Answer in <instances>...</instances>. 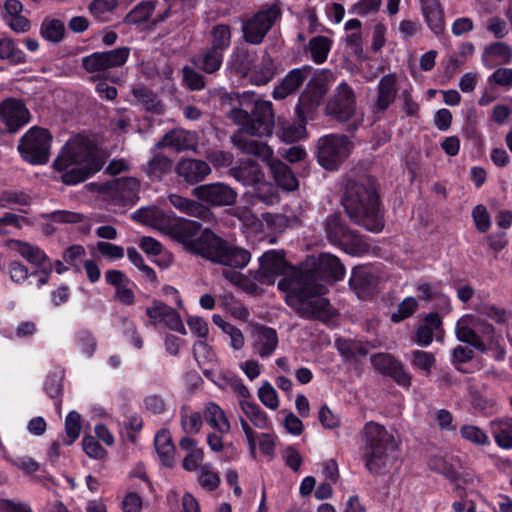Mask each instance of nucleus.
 I'll return each mask as SVG.
<instances>
[{
	"label": "nucleus",
	"instance_id": "1",
	"mask_svg": "<svg viewBox=\"0 0 512 512\" xmlns=\"http://www.w3.org/2000/svg\"><path fill=\"white\" fill-rule=\"evenodd\" d=\"M345 273V266L336 255L322 252L306 268L294 269L280 279L277 287L286 293V304L300 317L327 321L332 314L329 300L322 298L328 290L325 284L343 280Z\"/></svg>",
	"mask_w": 512,
	"mask_h": 512
},
{
	"label": "nucleus",
	"instance_id": "2",
	"mask_svg": "<svg viewBox=\"0 0 512 512\" xmlns=\"http://www.w3.org/2000/svg\"><path fill=\"white\" fill-rule=\"evenodd\" d=\"M104 164L97 146L87 137L76 135L64 144L52 166L63 184L73 186L93 177Z\"/></svg>",
	"mask_w": 512,
	"mask_h": 512
},
{
	"label": "nucleus",
	"instance_id": "3",
	"mask_svg": "<svg viewBox=\"0 0 512 512\" xmlns=\"http://www.w3.org/2000/svg\"><path fill=\"white\" fill-rule=\"evenodd\" d=\"M342 206L356 224L379 233L384 228V214L375 181L371 177L349 179L342 197Z\"/></svg>",
	"mask_w": 512,
	"mask_h": 512
},
{
	"label": "nucleus",
	"instance_id": "4",
	"mask_svg": "<svg viewBox=\"0 0 512 512\" xmlns=\"http://www.w3.org/2000/svg\"><path fill=\"white\" fill-rule=\"evenodd\" d=\"M398 449L393 436L383 425L369 421L363 428V445L360 448L364 467L372 475H382L391 455Z\"/></svg>",
	"mask_w": 512,
	"mask_h": 512
},
{
	"label": "nucleus",
	"instance_id": "5",
	"mask_svg": "<svg viewBox=\"0 0 512 512\" xmlns=\"http://www.w3.org/2000/svg\"><path fill=\"white\" fill-rule=\"evenodd\" d=\"M324 231L326 239L331 245L351 256L366 255L371 249L366 237L357 230L351 229L340 213L327 216Z\"/></svg>",
	"mask_w": 512,
	"mask_h": 512
},
{
	"label": "nucleus",
	"instance_id": "6",
	"mask_svg": "<svg viewBox=\"0 0 512 512\" xmlns=\"http://www.w3.org/2000/svg\"><path fill=\"white\" fill-rule=\"evenodd\" d=\"M230 119L241 126L240 130L256 137L271 136L275 128L273 104L270 101H256L251 111L233 107L229 113Z\"/></svg>",
	"mask_w": 512,
	"mask_h": 512
},
{
	"label": "nucleus",
	"instance_id": "7",
	"mask_svg": "<svg viewBox=\"0 0 512 512\" xmlns=\"http://www.w3.org/2000/svg\"><path fill=\"white\" fill-rule=\"evenodd\" d=\"M165 232L187 251L201 257L208 247L205 243L209 241H206L205 237L210 238L209 236L214 234L210 228L202 229L200 222L185 218L170 221L165 227Z\"/></svg>",
	"mask_w": 512,
	"mask_h": 512
},
{
	"label": "nucleus",
	"instance_id": "8",
	"mask_svg": "<svg viewBox=\"0 0 512 512\" xmlns=\"http://www.w3.org/2000/svg\"><path fill=\"white\" fill-rule=\"evenodd\" d=\"M279 1L265 5L250 16L242 17L241 32L243 40L250 45H260L275 23L281 18Z\"/></svg>",
	"mask_w": 512,
	"mask_h": 512
},
{
	"label": "nucleus",
	"instance_id": "9",
	"mask_svg": "<svg viewBox=\"0 0 512 512\" xmlns=\"http://www.w3.org/2000/svg\"><path fill=\"white\" fill-rule=\"evenodd\" d=\"M352 148L353 143L348 136L327 134L317 140L315 157L325 170L334 171L349 157Z\"/></svg>",
	"mask_w": 512,
	"mask_h": 512
},
{
	"label": "nucleus",
	"instance_id": "10",
	"mask_svg": "<svg viewBox=\"0 0 512 512\" xmlns=\"http://www.w3.org/2000/svg\"><path fill=\"white\" fill-rule=\"evenodd\" d=\"M52 139L47 128L33 126L20 138L17 149L25 162L44 165L49 160Z\"/></svg>",
	"mask_w": 512,
	"mask_h": 512
},
{
	"label": "nucleus",
	"instance_id": "11",
	"mask_svg": "<svg viewBox=\"0 0 512 512\" xmlns=\"http://www.w3.org/2000/svg\"><path fill=\"white\" fill-rule=\"evenodd\" d=\"M210 237H205V240L210 242L207 243L208 247L203 258L231 268L242 269L248 265L251 253L247 249L230 244L216 233Z\"/></svg>",
	"mask_w": 512,
	"mask_h": 512
},
{
	"label": "nucleus",
	"instance_id": "12",
	"mask_svg": "<svg viewBox=\"0 0 512 512\" xmlns=\"http://www.w3.org/2000/svg\"><path fill=\"white\" fill-rule=\"evenodd\" d=\"M327 91V84L323 80L312 78L298 98L295 107L297 119L300 121L313 120Z\"/></svg>",
	"mask_w": 512,
	"mask_h": 512
},
{
	"label": "nucleus",
	"instance_id": "13",
	"mask_svg": "<svg viewBox=\"0 0 512 512\" xmlns=\"http://www.w3.org/2000/svg\"><path fill=\"white\" fill-rule=\"evenodd\" d=\"M140 182L134 177H121L106 181L100 185L99 192L111 197L120 206H132L138 201Z\"/></svg>",
	"mask_w": 512,
	"mask_h": 512
},
{
	"label": "nucleus",
	"instance_id": "14",
	"mask_svg": "<svg viewBox=\"0 0 512 512\" xmlns=\"http://www.w3.org/2000/svg\"><path fill=\"white\" fill-rule=\"evenodd\" d=\"M192 195L207 209L231 206L237 200L236 191L221 182L198 185L192 189Z\"/></svg>",
	"mask_w": 512,
	"mask_h": 512
},
{
	"label": "nucleus",
	"instance_id": "15",
	"mask_svg": "<svg viewBox=\"0 0 512 512\" xmlns=\"http://www.w3.org/2000/svg\"><path fill=\"white\" fill-rule=\"evenodd\" d=\"M130 55L129 47H117L112 50L94 52L82 58V67L88 73L105 72L123 66Z\"/></svg>",
	"mask_w": 512,
	"mask_h": 512
},
{
	"label": "nucleus",
	"instance_id": "16",
	"mask_svg": "<svg viewBox=\"0 0 512 512\" xmlns=\"http://www.w3.org/2000/svg\"><path fill=\"white\" fill-rule=\"evenodd\" d=\"M355 110V93L346 82H341L326 104V114L340 122H346L353 117Z\"/></svg>",
	"mask_w": 512,
	"mask_h": 512
},
{
	"label": "nucleus",
	"instance_id": "17",
	"mask_svg": "<svg viewBox=\"0 0 512 512\" xmlns=\"http://www.w3.org/2000/svg\"><path fill=\"white\" fill-rule=\"evenodd\" d=\"M348 284L359 299H372L378 293L379 277L369 266L358 265L352 269Z\"/></svg>",
	"mask_w": 512,
	"mask_h": 512
},
{
	"label": "nucleus",
	"instance_id": "18",
	"mask_svg": "<svg viewBox=\"0 0 512 512\" xmlns=\"http://www.w3.org/2000/svg\"><path fill=\"white\" fill-rule=\"evenodd\" d=\"M0 118L8 132L16 133L29 122L30 114L22 100L7 98L0 103Z\"/></svg>",
	"mask_w": 512,
	"mask_h": 512
},
{
	"label": "nucleus",
	"instance_id": "19",
	"mask_svg": "<svg viewBox=\"0 0 512 512\" xmlns=\"http://www.w3.org/2000/svg\"><path fill=\"white\" fill-rule=\"evenodd\" d=\"M312 71V67L304 65L300 68L290 70L286 76L275 86L272 97L275 100H282L296 92L305 82Z\"/></svg>",
	"mask_w": 512,
	"mask_h": 512
},
{
	"label": "nucleus",
	"instance_id": "20",
	"mask_svg": "<svg viewBox=\"0 0 512 512\" xmlns=\"http://www.w3.org/2000/svg\"><path fill=\"white\" fill-rule=\"evenodd\" d=\"M146 315L152 320L163 322L170 330L186 334L179 313L161 301L153 300L151 306L146 308Z\"/></svg>",
	"mask_w": 512,
	"mask_h": 512
},
{
	"label": "nucleus",
	"instance_id": "21",
	"mask_svg": "<svg viewBox=\"0 0 512 512\" xmlns=\"http://www.w3.org/2000/svg\"><path fill=\"white\" fill-rule=\"evenodd\" d=\"M255 136L239 129L232 137V142L243 153L254 155L267 163L273 156V150L266 143L254 139Z\"/></svg>",
	"mask_w": 512,
	"mask_h": 512
},
{
	"label": "nucleus",
	"instance_id": "22",
	"mask_svg": "<svg viewBox=\"0 0 512 512\" xmlns=\"http://www.w3.org/2000/svg\"><path fill=\"white\" fill-rule=\"evenodd\" d=\"M397 78L393 73L383 75L377 86V98L372 107L374 114L384 113L397 96Z\"/></svg>",
	"mask_w": 512,
	"mask_h": 512
},
{
	"label": "nucleus",
	"instance_id": "23",
	"mask_svg": "<svg viewBox=\"0 0 512 512\" xmlns=\"http://www.w3.org/2000/svg\"><path fill=\"white\" fill-rule=\"evenodd\" d=\"M175 171L188 184H196L210 174L211 168L204 160L184 158L177 163Z\"/></svg>",
	"mask_w": 512,
	"mask_h": 512
},
{
	"label": "nucleus",
	"instance_id": "24",
	"mask_svg": "<svg viewBox=\"0 0 512 512\" xmlns=\"http://www.w3.org/2000/svg\"><path fill=\"white\" fill-rule=\"evenodd\" d=\"M421 13L430 31L440 36L445 32L444 8L439 0H420Z\"/></svg>",
	"mask_w": 512,
	"mask_h": 512
},
{
	"label": "nucleus",
	"instance_id": "25",
	"mask_svg": "<svg viewBox=\"0 0 512 512\" xmlns=\"http://www.w3.org/2000/svg\"><path fill=\"white\" fill-rule=\"evenodd\" d=\"M266 165L278 187L286 191H293L298 188V180L286 163L272 156Z\"/></svg>",
	"mask_w": 512,
	"mask_h": 512
},
{
	"label": "nucleus",
	"instance_id": "26",
	"mask_svg": "<svg viewBox=\"0 0 512 512\" xmlns=\"http://www.w3.org/2000/svg\"><path fill=\"white\" fill-rule=\"evenodd\" d=\"M65 370L56 367L50 371L43 382V391L53 401L55 408L60 411L64 395Z\"/></svg>",
	"mask_w": 512,
	"mask_h": 512
},
{
	"label": "nucleus",
	"instance_id": "27",
	"mask_svg": "<svg viewBox=\"0 0 512 512\" xmlns=\"http://www.w3.org/2000/svg\"><path fill=\"white\" fill-rule=\"evenodd\" d=\"M233 177L245 186H257L265 178L261 165L254 160L241 161L239 166L232 168Z\"/></svg>",
	"mask_w": 512,
	"mask_h": 512
},
{
	"label": "nucleus",
	"instance_id": "28",
	"mask_svg": "<svg viewBox=\"0 0 512 512\" xmlns=\"http://www.w3.org/2000/svg\"><path fill=\"white\" fill-rule=\"evenodd\" d=\"M279 343L277 331L266 325H259L255 330L254 348L262 358L271 356Z\"/></svg>",
	"mask_w": 512,
	"mask_h": 512
},
{
	"label": "nucleus",
	"instance_id": "29",
	"mask_svg": "<svg viewBox=\"0 0 512 512\" xmlns=\"http://www.w3.org/2000/svg\"><path fill=\"white\" fill-rule=\"evenodd\" d=\"M257 61V54L248 49L237 48L231 55L229 64L231 71L243 78L249 77Z\"/></svg>",
	"mask_w": 512,
	"mask_h": 512
},
{
	"label": "nucleus",
	"instance_id": "30",
	"mask_svg": "<svg viewBox=\"0 0 512 512\" xmlns=\"http://www.w3.org/2000/svg\"><path fill=\"white\" fill-rule=\"evenodd\" d=\"M500 59L501 64H510L512 62V47L505 42H493L487 45L482 54V64L487 69L495 67L493 59Z\"/></svg>",
	"mask_w": 512,
	"mask_h": 512
},
{
	"label": "nucleus",
	"instance_id": "31",
	"mask_svg": "<svg viewBox=\"0 0 512 512\" xmlns=\"http://www.w3.org/2000/svg\"><path fill=\"white\" fill-rule=\"evenodd\" d=\"M154 446L164 467L172 468L174 465L175 446L168 429L159 430L154 438Z\"/></svg>",
	"mask_w": 512,
	"mask_h": 512
},
{
	"label": "nucleus",
	"instance_id": "32",
	"mask_svg": "<svg viewBox=\"0 0 512 512\" xmlns=\"http://www.w3.org/2000/svg\"><path fill=\"white\" fill-rule=\"evenodd\" d=\"M308 121H300L297 119V122L292 121H281L278 118L277 123L275 124V133L276 135L285 143H294L301 140L306 134V124Z\"/></svg>",
	"mask_w": 512,
	"mask_h": 512
},
{
	"label": "nucleus",
	"instance_id": "33",
	"mask_svg": "<svg viewBox=\"0 0 512 512\" xmlns=\"http://www.w3.org/2000/svg\"><path fill=\"white\" fill-rule=\"evenodd\" d=\"M277 74V66L268 54H265L258 65H254L249 75V81L252 85L262 86L269 83Z\"/></svg>",
	"mask_w": 512,
	"mask_h": 512
},
{
	"label": "nucleus",
	"instance_id": "34",
	"mask_svg": "<svg viewBox=\"0 0 512 512\" xmlns=\"http://www.w3.org/2000/svg\"><path fill=\"white\" fill-rule=\"evenodd\" d=\"M202 415L206 423L220 434H226L230 431L229 420L223 409L215 402L207 403Z\"/></svg>",
	"mask_w": 512,
	"mask_h": 512
},
{
	"label": "nucleus",
	"instance_id": "35",
	"mask_svg": "<svg viewBox=\"0 0 512 512\" xmlns=\"http://www.w3.org/2000/svg\"><path fill=\"white\" fill-rule=\"evenodd\" d=\"M335 347L346 362L355 361L357 357H365L369 353L368 343L359 340L338 338Z\"/></svg>",
	"mask_w": 512,
	"mask_h": 512
},
{
	"label": "nucleus",
	"instance_id": "36",
	"mask_svg": "<svg viewBox=\"0 0 512 512\" xmlns=\"http://www.w3.org/2000/svg\"><path fill=\"white\" fill-rule=\"evenodd\" d=\"M223 59L224 54L208 47L200 54L196 55L192 62L200 71L213 74L221 68Z\"/></svg>",
	"mask_w": 512,
	"mask_h": 512
},
{
	"label": "nucleus",
	"instance_id": "37",
	"mask_svg": "<svg viewBox=\"0 0 512 512\" xmlns=\"http://www.w3.org/2000/svg\"><path fill=\"white\" fill-rule=\"evenodd\" d=\"M146 176L151 181H161L173 170V161L162 154H155L144 167Z\"/></svg>",
	"mask_w": 512,
	"mask_h": 512
},
{
	"label": "nucleus",
	"instance_id": "38",
	"mask_svg": "<svg viewBox=\"0 0 512 512\" xmlns=\"http://www.w3.org/2000/svg\"><path fill=\"white\" fill-rule=\"evenodd\" d=\"M169 201L173 207L190 216L206 218L211 214L210 210L199 201L188 199L177 194L169 195Z\"/></svg>",
	"mask_w": 512,
	"mask_h": 512
},
{
	"label": "nucleus",
	"instance_id": "39",
	"mask_svg": "<svg viewBox=\"0 0 512 512\" xmlns=\"http://www.w3.org/2000/svg\"><path fill=\"white\" fill-rule=\"evenodd\" d=\"M332 46L333 40L331 38L318 35L309 40L307 51H309L311 60L315 64H323L326 62Z\"/></svg>",
	"mask_w": 512,
	"mask_h": 512
},
{
	"label": "nucleus",
	"instance_id": "40",
	"mask_svg": "<svg viewBox=\"0 0 512 512\" xmlns=\"http://www.w3.org/2000/svg\"><path fill=\"white\" fill-rule=\"evenodd\" d=\"M156 0L139 2L123 19L127 25H139L147 22L156 9Z\"/></svg>",
	"mask_w": 512,
	"mask_h": 512
},
{
	"label": "nucleus",
	"instance_id": "41",
	"mask_svg": "<svg viewBox=\"0 0 512 512\" xmlns=\"http://www.w3.org/2000/svg\"><path fill=\"white\" fill-rule=\"evenodd\" d=\"M455 334L460 342L469 344L476 350L484 353L488 351V347L477 331L459 320L455 327Z\"/></svg>",
	"mask_w": 512,
	"mask_h": 512
},
{
	"label": "nucleus",
	"instance_id": "42",
	"mask_svg": "<svg viewBox=\"0 0 512 512\" xmlns=\"http://www.w3.org/2000/svg\"><path fill=\"white\" fill-rule=\"evenodd\" d=\"M253 203H263L266 206H273L280 200L278 190L271 183L263 180L253 188Z\"/></svg>",
	"mask_w": 512,
	"mask_h": 512
},
{
	"label": "nucleus",
	"instance_id": "43",
	"mask_svg": "<svg viewBox=\"0 0 512 512\" xmlns=\"http://www.w3.org/2000/svg\"><path fill=\"white\" fill-rule=\"evenodd\" d=\"M18 245V253L28 262L38 267L49 264V258L46 253L38 246L31 245L20 240L16 241Z\"/></svg>",
	"mask_w": 512,
	"mask_h": 512
},
{
	"label": "nucleus",
	"instance_id": "44",
	"mask_svg": "<svg viewBox=\"0 0 512 512\" xmlns=\"http://www.w3.org/2000/svg\"><path fill=\"white\" fill-rule=\"evenodd\" d=\"M41 36L52 43H59L65 36V25L60 19H45L40 27Z\"/></svg>",
	"mask_w": 512,
	"mask_h": 512
},
{
	"label": "nucleus",
	"instance_id": "45",
	"mask_svg": "<svg viewBox=\"0 0 512 512\" xmlns=\"http://www.w3.org/2000/svg\"><path fill=\"white\" fill-rule=\"evenodd\" d=\"M240 406L243 413L249 418L255 427L259 429L268 428V415L264 410L260 408L258 404L250 401H241Z\"/></svg>",
	"mask_w": 512,
	"mask_h": 512
},
{
	"label": "nucleus",
	"instance_id": "46",
	"mask_svg": "<svg viewBox=\"0 0 512 512\" xmlns=\"http://www.w3.org/2000/svg\"><path fill=\"white\" fill-rule=\"evenodd\" d=\"M133 95L144 106L145 110L158 115L164 112L163 103L158 99L156 94L147 88L133 89Z\"/></svg>",
	"mask_w": 512,
	"mask_h": 512
},
{
	"label": "nucleus",
	"instance_id": "47",
	"mask_svg": "<svg viewBox=\"0 0 512 512\" xmlns=\"http://www.w3.org/2000/svg\"><path fill=\"white\" fill-rule=\"evenodd\" d=\"M156 147H170L177 151L186 150L189 147L188 134L184 130H170L156 144Z\"/></svg>",
	"mask_w": 512,
	"mask_h": 512
},
{
	"label": "nucleus",
	"instance_id": "48",
	"mask_svg": "<svg viewBox=\"0 0 512 512\" xmlns=\"http://www.w3.org/2000/svg\"><path fill=\"white\" fill-rule=\"evenodd\" d=\"M0 59L17 65L26 62L25 53L9 38L0 39Z\"/></svg>",
	"mask_w": 512,
	"mask_h": 512
},
{
	"label": "nucleus",
	"instance_id": "49",
	"mask_svg": "<svg viewBox=\"0 0 512 512\" xmlns=\"http://www.w3.org/2000/svg\"><path fill=\"white\" fill-rule=\"evenodd\" d=\"M231 44V29L227 24H217L212 29L210 48L224 54Z\"/></svg>",
	"mask_w": 512,
	"mask_h": 512
},
{
	"label": "nucleus",
	"instance_id": "50",
	"mask_svg": "<svg viewBox=\"0 0 512 512\" xmlns=\"http://www.w3.org/2000/svg\"><path fill=\"white\" fill-rule=\"evenodd\" d=\"M429 466L432 470L443 475L450 482H457L461 478V473L459 470L442 457H435L430 459Z\"/></svg>",
	"mask_w": 512,
	"mask_h": 512
},
{
	"label": "nucleus",
	"instance_id": "51",
	"mask_svg": "<svg viewBox=\"0 0 512 512\" xmlns=\"http://www.w3.org/2000/svg\"><path fill=\"white\" fill-rule=\"evenodd\" d=\"M392 378L399 386L409 388L411 386V374L406 371L403 363L395 359L394 363L382 374Z\"/></svg>",
	"mask_w": 512,
	"mask_h": 512
},
{
	"label": "nucleus",
	"instance_id": "52",
	"mask_svg": "<svg viewBox=\"0 0 512 512\" xmlns=\"http://www.w3.org/2000/svg\"><path fill=\"white\" fill-rule=\"evenodd\" d=\"M284 256L276 250H269L262 254L259 258V267L263 270L269 271V273L281 272L284 264Z\"/></svg>",
	"mask_w": 512,
	"mask_h": 512
},
{
	"label": "nucleus",
	"instance_id": "53",
	"mask_svg": "<svg viewBox=\"0 0 512 512\" xmlns=\"http://www.w3.org/2000/svg\"><path fill=\"white\" fill-rule=\"evenodd\" d=\"M66 445L73 444L81 432V415L77 411H70L65 418Z\"/></svg>",
	"mask_w": 512,
	"mask_h": 512
},
{
	"label": "nucleus",
	"instance_id": "54",
	"mask_svg": "<svg viewBox=\"0 0 512 512\" xmlns=\"http://www.w3.org/2000/svg\"><path fill=\"white\" fill-rule=\"evenodd\" d=\"M198 482L203 489L211 492L219 487L221 479L218 472L211 470L210 465L206 464L199 469Z\"/></svg>",
	"mask_w": 512,
	"mask_h": 512
},
{
	"label": "nucleus",
	"instance_id": "55",
	"mask_svg": "<svg viewBox=\"0 0 512 512\" xmlns=\"http://www.w3.org/2000/svg\"><path fill=\"white\" fill-rule=\"evenodd\" d=\"M460 435L463 439L475 445H489L490 440L486 432L475 425H463L460 428Z\"/></svg>",
	"mask_w": 512,
	"mask_h": 512
},
{
	"label": "nucleus",
	"instance_id": "56",
	"mask_svg": "<svg viewBox=\"0 0 512 512\" xmlns=\"http://www.w3.org/2000/svg\"><path fill=\"white\" fill-rule=\"evenodd\" d=\"M183 83L191 91L203 90L206 86L205 77L195 69L184 66L182 68Z\"/></svg>",
	"mask_w": 512,
	"mask_h": 512
},
{
	"label": "nucleus",
	"instance_id": "57",
	"mask_svg": "<svg viewBox=\"0 0 512 512\" xmlns=\"http://www.w3.org/2000/svg\"><path fill=\"white\" fill-rule=\"evenodd\" d=\"M471 216L478 232L486 233L490 230L492 222L486 206L483 204L476 205L472 209Z\"/></svg>",
	"mask_w": 512,
	"mask_h": 512
},
{
	"label": "nucleus",
	"instance_id": "58",
	"mask_svg": "<svg viewBox=\"0 0 512 512\" xmlns=\"http://www.w3.org/2000/svg\"><path fill=\"white\" fill-rule=\"evenodd\" d=\"M76 344L87 357L93 356L97 346L95 337L88 329H82L77 332Z\"/></svg>",
	"mask_w": 512,
	"mask_h": 512
},
{
	"label": "nucleus",
	"instance_id": "59",
	"mask_svg": "<svg viewBox=\"0 0 512 512\" xmlns=\"http://www.w3.org/2000/svg\"><path fill=\"white\" fill-rule=\"evenodd\" d=\"M412 356L413 358L411 363L415 369L422 370L426 374L431 372L436 362V359L432 353L423 350H415L412 352Z\"/></svg>",
	"mask_w": 512,
	"mask_h": 512
},
{
	"label": "nucleus",
	"instance_id": "60",
	"mask_svg": "<svg viewBox=\"0 0 512 512\" xmlns=\"http://www.w3.org/2000/svg\"><path fill=\"white\" fill-rule=\"evenodd\" d=\"M416 309V300L413 297H407L398 305L397 311L391 314V321L393 323H400L401 321L411 317Z\"/></svg>",
	"mask_w": 512,
	"mask_h": 512
},
{
	"label": "nucleus",
	"instance_id": "61",
	"mask_svg": "<svg viewBox=\"0 0 512 512\" xmlns=\"http://www.w3.org/2000/svg\"><path fill=\"white\" fill-rule=\"evenodd\" d=\"M31 197L25 192L5 190L0 194V206L8 207L9 204H18L21 206L30 205Z\"/></svg>",
	"mask_w": 512,
	"mask_h": 512
},
{
	"label": "nucleus",
	"instance_id": "62",
	"mask_svg": "<svg viewBox=\"0 0 512 512\" xmlns=\"http://www.w3.org/2000/svg\"><path fill=\"white\" fill-rule=\"evenodd\" d=\"M44 218L54 223L77 224L83 221L84 216L80 213L68 210H55L49 214L44 215Z\"/></svg>",
	"mask_w": 512,
	"mask_h": 512
},
{
	"label": "nucleus",
	"instance_id": "63",
	"mask_svg": "<svg viewBox=\"0 0 512 512\" xmlns=\"http://www.w3.org/2000/svg\"><path fill=\"white\" fill-rule=\"evenodd\" d=\"M258 398L269 409L275 410L279 406L277 392L268 381L259 388Z\"/></svg>",
	"mask_w": 512,
	"mask_h": 512
},
{
	"label": "nucleus",
	"instance_id": "64",
	"mask_svg": "<svg viewBox=\"0 0 512 512\" xmlns=\"http://www.w3.org/2000/svg\"><path fill=\"white\" fill-rule=\"evenodd\" d=\"M203 425V415L200 412H192L190 415L181 414V426L186 434H197Z\"/></svg>",
	"mask_w": 512,
	"mask_h": 512
}]
</instances>
